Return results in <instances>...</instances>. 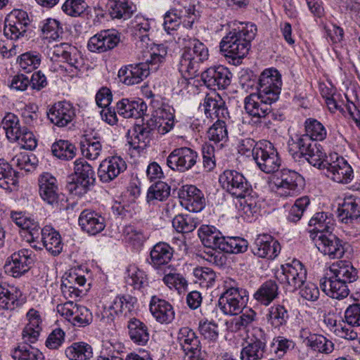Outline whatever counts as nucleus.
Masks as SVG:
<instances>
[{"instance_id": "51", "label": "nucleus", "mask_w": 360, "mask_h": 360, "mask_svg": "<svg viewBox=\"0 0 360 360\" xmlns=\"http://www.w3.org/2000/svg\"><path fill=\"white\" fill-rule=\"evenodd\" d=\"M17 184V172L7 161L0 159V187L12 190V186H15Z\"/></svg>"}, {"instance_id": "27", "label": "nucleus", "mask_w": 360, "mask_h": 360, "mask_svg": "<svg viewBox=\"0 0 360 360\" xmlns=\"http://www.w3.org/2000/svg\"><path fill=\"white\" fill-rule=\"evenodd\" d=\"M149 74L150 67L142 61L120 68L118 77L123 84L131 86L141 83Z\"/></svg>"}, {"instance_id": "42", "label": "nucleus", "mask_w": 360, "mask_h": 360, "mask_svg": "<svg viewBox=\"0 0 360 360\" xmlns=\"http://www.w3.org/2000/svg\"><path fill=\"white\" fill-rule=\"evenodd\" d=\"M290 317L289 311L283 303L273 304L268 309L266 314L268 324L278 330L287 325Z\"/></svg>"}, {"instance_id": "1", "label": "nucleus", "mask_w": 360, "mask_h": 360, "mask_svg": "<svg viewBox=\"0 0 360 360\" xmlns=\"http://www.w3.org/2000/svg\"><path fill=\"white\" fill-rule=\"evenodd\" d=\"M176 40V38L174 37ZM176 42L183 46L178 69L183 75L179 84L184 89L189 85L186 77H193L198 72L200 65L209 58V50L207 46L196 38L186 36L179 37Z\"/></svg>"}, {"instance_id": "5", "label": "nucleus", "mask_w": 360, "mask_h": 360, "mask_svg": "<svg viewBox=\"0 0 360 360\" xmlns=\"http://www.w3.org/2000/svg\"><path fill=\"white\" fill-rule=\"evenodd\" d=\"M1 126L11 142H18L20 148L30 150L37 147L34 135L27 128L20 127L19 118L15 114L6 113L2 120Z\"/></svg>"}, {"instance_id": "61", "label": "nucleus", "mask_w": 360, "mask_h": 360, "mask_svg": "<svg viewBox=\"0 0 360 360\" xmlns=\"http://www.w3.org/2000/svg\"><path fill=\"white\" fill-rule=\"evenodd\" d=\"M169 195L170 186L165 182L158 181L149 188L147 198L148 201L153 200L164 201Z\"/></svg>"}, {"instance_id": "24", "label": "nucleus", "mask_w": 360, "mask_h": 360, "mask_svg": "<svg viewBox=\"0 0 360 360\" xmlns=\"http://www.w3.org/2000/svg\"><path fill=\"white\" fill-rule=\"evenodd\" d=\"M51 123L58 127H66L75 118V108L68 101H60L53 104L47 112Z\"/></svg>"}, {"instance_id": "45", "label": "nucleus", "mask_w": 360, "mask_h": 360, "mask_svg": "<svg viewBox=\"0 0 360 360\" xmlns=\"http://www.w3.org/2000/svg\"><path fill=\"white\" fill-rule=\"evenodd\" d=\"M172 109L168 105H162L155 110L153 115L154 122L157 128V134L164 135L174 127V115Z\"/></svg>"}, {"instance_id": "12", "label": "nucleus", "mask_w": 360, "mask_h": 360, "mask_svg": "<svg viewBox=\"0 0 360 360\" xmlns=\"http://www.w3.org/2000/svg\"><path fill=\"white\" fill-rule=\"evenodd\" d=\"M294 144L298 150L295 154L304 158L312 166L319 169H325V163L328 155H326L320 144L307 137L297 139Z\"/></svg>"}, {"instance_id": "19", "label": "nucleus", "mask_w": 360, "mask_h": 360, "mask_svg": "<svg viewBox=\"0 0 360 360\" xmlns=\"http://www.w3.org/2000/svg\"><path fill=\"white\" fill-rule=\"evenodd\" d=\"M198 158V153L188 147L173 150L167 158V165L172 170L186 172L191 169Z\"/></svg>"}, {"instance_id": "43", "label": "nucleus", "mask_w": 360, "mask_h": 360, "mask_svg": "<svg viewBox=\"0 0 360 360\" xmlns=\"http://www.w3.org/2000/svg\"><path fill=\"white\" fill-rule=\"evenodd\" d=\"M86 283L84 276H80L74 272H70L67 277L63 279L60 285L61 292L66 299L77 298L80 296L81 290L78 287L83 286Z\"/></svg>"}, {"instance_id": "25", "label": "nucleus", "mask_w": 360, "mask_h": 360, "mask_svg": "<svg viewBox=\"0 0 360 360\" xmlns=\"http://www.w3.org/2000/svg\"><path fill=\"white\" fill-rule=\"evenodd\" d=\"M127 169V164L120 156H111L101 162L98 175L103 183H108Z\"/></svg>"}, {"instance_id": "64", "label": "nucleus", "mask_w": 360, "mask_h": 360, "mask_svg": "<svg viewBox=\"0 0 360 360\" xmlns=\"http://www.w3.org/2000/svg\"><path fill=\"white\" fill-rule=\"evenodd\" d=\"M61 30L59 22L55 19L48 18L42 22L41 32L44 38L56 40L61 34Z\"/></svg>"}, {"instance_id": "22", "label": "nucleus", "mask_w": 360, "mask_h": 360, "mask_svg": "<svg viewBox=\"0 0 360 360\" xmlns=\"http://www.w3.org/2000/svg\"><path fill=\"white\" fill-rule=\"evenodd\" d=\"M313 239L318 250L330 258H340L344 255L345 248L342 241L331 232L316 234Z\"/></svg>"}, {"instance_id": "15", "label": "nucleus", "mask_w": 360, "mask_h": 360, "mask_svg": "<svg viewBox=\"0 0 360 360\" xmlns=\"http://www.w3.org/2000/svg\"><path fill=\"white\" fill-rule=\"evenodd\" d=\"M283 85L281 75L275 68H267L259 75L257 92L276 102L279 98Z\"/></svg>"}, {"instance_id": "49", "label": "nucleus", "mask_w": 360, "mask_h": 360, "mask_svg": "<svg viewBox=\"0 0 360 360\" xmlns=\"http://www.w3.org/2000/svg\"><path fill=\"white\" fill-rule=\"evenodd\" d=\"M125 281L134 289L140 290L148 284L146 273L134 264L129 265L126 270Z\"/></svg>"}, {"instance_id": "4", "label": "nucleus", "mask_w": 360, "mask_h": 360, "mask_svg": "<svg viewBox=\"0 0 360 360\" xmlns=\"http://www.w3.org/2000/svg\"><path fill=\"white\" fill-rule=\"evenodd\" d=\"M198 15L195 6L185 0V4L177 2V6L168 11L164 15L163 27L168 34H173L180 24L191 28Z\"/></svg>"}, {"instance_id": "52", "label": "nucleus", "mask_w": 360, "mask_h": 360, "mask_svg": "<svg viewBox=\"0 0 360 360\" xmlns=\"http://www.w3.org/2000/svg\"><path fill=\"white\" fill-rule=\"evenodd\" d=\"M224 120L217 119L207 131L209 140L218 144L219 148L223 147L229 139L227 127Z\"/></svg>"}, {"instance_id": "54", "label": "nucleus", "mask_w": 360, "mask_h": 360, "mask_svg": "<svg viewBox=\"0 0 360 360\" xmlns=\"http://www.w3.org/2000/svg\"><path fill=\"white\" fill-rule=\"evenodd\" d=\"M164 274L162 281L169 289H174L179 292L186 290L188 285L187 281L180 274L175 273L172 266H167Z\"/></svg>"}, {"instance_id": "20", "label": "nucleus", "mask_w": 360, "mask_h": 360, "mask_svg": "<svg viewBox=\"0 0 360 360\" xmlns=\"http://www.w3.org/2000/svg\"><path fill=\"white\" fill-rule=\"evenodd\" d=\"M33 262L32 251L22 249L13 253L5 264V271L14 278H19L27 273Z\"/></svg>"}, {"instance_id": "62", "label": "nucleus", "mask_w": 360, "mask_h": 360, "mask_svg": "<svg viewBox=\"0 0 360 360\" xmlns=\"http://www.w3.org/2000/svg\"><path fill=\"white\" fill-rule=\"evenodd\" d=\"M41 55L36 52H26L20 55L18 63L21 69L27 72L37 69L41 63Z\"/></svg>"}, {"instance_id": "9", "label": "nucleus", "mask_w": 360, "mask_h": 360, "mask_svg": "<svg viewBox=\"0 0 360 360\" xmlns=\"http://www.w3.org/2000/svg\"><path fill=\"white\" fill-rule=\"evenodd\" d=\"M325 165V174L335 182L347 184L354 179L352 166L347 160L336 153L328 155Z\"/></svg>"}, {"instance_id": "3", "label": "nucleus", "mask_w": 360, "mask_h": 360, "mask_svg": "<svg viewBox=\"0 0 360 360\" xmlns=\"http://www.w3.org/2000/svg\"><path fill=\"white\" fill-rule=\"evenodd\" d=\"M224 291L219 296L218 305L225 315L235 316L243 311L248 301V292L238 283L226 277L223 281Z\"/></svg>"}, {"instance_id": "57", "label": "nucleus", "mask_w": 360, "mask_h": 360, "mask_svg": "<svg viewBox=\"0 0 360 360\" xmlns=\"http://www.w3.org/2000/svg\"><path fill=\"white\" fill-rule=\"evenodd\" d=\"M198 221L191 214H179L172 220V226L179 233H190L195 230Z\"/></svg>"}, {"instance_id": "2", "label": "nucleus", "mask_w": 360, "mask_h": 360, "mask_svg": "<svg viewBox=\"0 0 360 360\" xmlns=\"http://www.w3.org/2000/svg\"><path fill=\"white\" fill-rule=\"evenodd\" d=\"M257 27L245 24L238 29H233L224 36L220 42V51L226 58L238 60L243 58L248 53L250 41L255 38Z\"/></svg>"}, {"instance_id": "58", "label": "nucleus", "mask_w": 360, "mask_h": 360, "mask_svg": "<svg viewBox=\"0 0 360 360\" xmlns=\"http://www.w3.org/2000/svg\"><path fill=\"white\" fill-rule=\"evenodd\" d=\"M67 53L61 61L67 63L69 66V72L72 75H77L83 68V58L75 46H73L71 51H68Z\"/></svg>"}, {"instance_id": "40", "label": "nucleus", "mask_w": 360, "mask_h": 360, "mask_svg": "<svg viewBox=\"0 0 360 360\" xmlns=\"http://www.w3.org/2000/svg\"><path fill=\"white\" fill-rule=\"evenodd\" d=\"M28 323L22 330V336L25 342H35L41 330V318L36 309L32 308L27 313Z\"/></svg>"}, {"instance_id": "16", "label": "nucleus", "mask_w": 360, "mask_h": 360, "mask_svg": "<svg viewBox=\"0 0 360 360\" xmlns=\"http://www.w3.org/2000/svg\"><path fill=\"white\" fill-rule=\"evenodd\" d=\"M303 182L304 179L297 172L283 169L276 175V193L281 197L293 196L297 193L298 186H302Z\"/></svg>"}, {"instance_id": "39", "label": "nucleus", "mask_w": 360, "mask_h": 360, "mask_svg": "<svg viewBox=\"0 0 360 360\" xmlns=\"http://www.w3.org/2000/svg\"><path fill=\"white\" fill-rule=\"evenodd\" d=\"M183 202L189 212H200L205 205L202 192L196 186L190 185L182 191Z\"/></svg>"}, {"instance_id": "32", "label": "nucleus", "mask_w": 360, "mask_h": 360, "mask_svg": "<svg viewBox=\"0 0 360 360\" xmlns=\"http://www.w3.org/2000/svg\"><path fill=\"white\" fill-rule=\"evenodd\" d=\"M332 278H337L345 283H349L358 278V271L349 261L340 260L333 263L326 272Z\"/></svg>"}, {"instance_id": "30", "label": "nucleus", "mask_w": 360, "mask_h": 360, "mask_svg": "<svg viewBox=\"0 0 360 360\" xmlns=\"http://www.w3.org/2000/svg\"><path fill=\"white\" fill-rule=\"evenodd\" d=\"M78 221L82 229L90 235H96L105 227L104 217L91 210H83L79 214Z\"/></svg>"}, {"instance_id": "59", "label": "nucleus", "mask_w": 360, "mask_h": 360, "mask_svg": "<svg viewBox=\"0 0 360 360\" xmlns=\"http://www.w3.org/2000/svg\"><path fill=\"white\" fill-rule=\"evenodd\" d=\"M123 234L126 242L136 248L141 247L146 240V236L142 230L132 225L126 226L123 230Z\"/></svg>"}, {"instance_id": "63", "label": "nucleus", "mask_w": 360, "mask_h": 360, "mask_svg": "<svg viewBox=\"0 0 360 360\" xmlns=\"http://www.w3.org/2000/svg\"><path fill=\"white\" fill-rule=\"evenodd\" d=\"M193 276L196 278L195 282L204 288H210L214 285L216 274L214 271L208 267H197L193 270Z\"/></svg>"}, {"instance_id": "47", "label": "nucleus", "mask_w": 360, "mask_h": 360, "mask_svg": "<svg viewBox=\"0 0 360 360\" xmlns=\"http://www.w3.org/2000/svg\"><path fill=\"white\" fill-rule=\"evenodd\" d=\"M177 340L186 354L188 352H197L196 350L200 349L198 338L195 332L188 327L180 328Z\"/></svg>"}, {"instance_id": "34", "label": "nucleus", "mask_w": 360, "mask_h": 360, "mask_svg": "<svg viewBox=\"0 0 360 360\" xmlns=\"http://www.w3.org/2000/svg\"><path fill=\"white\" fill-rule=\"evenodd\" d=\"M141 49V58L150 67V70H156L165 61L167 55V48L163 44H152L150 47L148 45H145L144 49Z\"/></svg>"}, {"instance_id": "10", "label": "nucleus", "mask_w": 360, "mask_h": 360, "mask_svg": "<svg viewBox=\"0 0 360 360\" xmlns=\"http://www.w3.org/2000/svg\"><path fill=\"white\" fill-rule=\"evenodd\" d=\"M219 181L224 190L237 198H245L252 191L251 184L236 170H225L220 174Z\"/></svg>"}, {"instance_id": "29", "label": "nucleus", "mask_w": 360, "mask_h": 360, "mask_svg": "<svg viewBox=\"0 0 360 360\" xmlns=\"http://www.w3.org/2000/svg\"><path fill=\"white\" fill-rule=\"evenodd\" d=\"M74 171L77 176L75 189L81 188L79 193H85L95 181L92 167L85 160L79 158L74 162Z\"/></svg>"}, {"instance_id": "14", "label": "nucleus", "mask_w": 360, "mask_h": 360, "mask_svg": "<svg viewBox=\"0 0 360 360\" xmlns=\"http://www.w3.org/2000/svg\"><path fill=\"white\" fill-rule=\"evenodd\" d=\"M259 148L254 153V160L262 172L270 174L277 172L281 160L274 144L268 141L259 143Z\"/></svg>"}, {"instance_id": "28", "label": "nucleus", "mask_w": 360, "mask_h": 360, "mask_svg": "<svg viewBox=\"0 0 360 360\" xmlns=\"http://www.w3.org/2000/svg\"><path fill=\"white\" fill-rule=\"evenodd\" d=\"M274 101L264 96L259 92L250 94L244 99V108L248 114L254 117H264L269 112L270 105Z\"/></svg>"}, {"instance_id": "56", "label": "nucleus", "mask_w": 360, "mask_h": 360, "mask_svg": "<svg viewBox=\"0 0 360 360\" xmlns=\"http://www.w3.org/2000/svg\"><path fill=\"white\" fill-rule=\"evenodd\" d=\"M53 155L63 160H72L76 155L75 146L68 141L59 140L51 146Z\"/></svg>"}, {"instance_id": "26", "label": "nucleus", "mask_w": 360, "mask_h": 360, "mask_svg": "<svg viewBox=\"0 0 360 360\" xmlns=\"http://www.w3.org/2000/svg\"><path fill=\"white\" fill-rule=\"evenodd\" d=\"M252 250L259 257L274 259L279 254L281 245L271 236L262 234L255 238Z\"/></svg>"}, {"instance_id": "36", "label": "nucleus", "mask_w": 360, "mask_h": 360, "mask_svg": "<svg viewBox=\"0 0 360 360\" xmlns=\"http://www.w3.org/2000/svg\"><path fill=\"white\" fill-rule=\"evenodd\" d=\"M320 286L328 296L337 300L347 297L349 292L346 283L337 278H332L326 274L320 280Z\"/></svg>"}, {"instance_id": "7", "label": "nucleus", "mask_w": 360, "mask_h": 360, "mask_svg": "<svg viewBox=\"0 0 360 360\" xmlns=\"http://www.w3.org/2000/svg\"><path fill=\"white\" fill-rule=\"evenodd\" d=\"M198 236L202 244L212 249L207 253L206 259L217 266L222 265L225 257L221 252L216 251L217 249L221 251L225 240L222 233L213 226L202 225L198 229Z\"/></svg>"}, {"instance_id": "11", "label": "nucleus", "mask_w": 360, "mask_h": 360, "mask_svg": "<svg viewBox=\"0 0 360 360\" xmlns=\"http://www.w3.org/2000/svg\"><path fill=\"white\" fill-rule=\"evenodd\" d=\"M266 334L261 328H254L240 351L241 360H262L266 350Z\"/></svg>"}, {"instance_id": "37", "label": "nucleus", "mask_w": 360, "mask_h": 360, "mask_svg": "<svg viewBox=\"0 0 360 360\" xmlns=\"http://www.w3.org/2000/svg\"><path fill=\"white\" fill-rule=\"evenodd\" d=\"M117 112L124 118H138L144 115L147 110L146 104L139 100L122 98L116 105Z\"/></svg>"}, {"instance_id": "17", "label": "nucleus", "mask_w": 360, "mask_h": 360, "mask_svg": "<svg viewBox=\"0 0 360 360\" xmlns=\"http://www.w3.org/2000/svg\"><path fill=\"white\" fill-rule=\"evenodd\" d=\"M39 193L42 200L52 208L58 210L63 201V195L59 193L56 179L50 173L41 174L38 179Z\"/></svg>"}, {"instance_id": "35", "label": "nucleus", "mask_w": 360, "mask_h": 360, "mask_svg": "<svg viewBox=\"0 0 360 360\" xmlns=\"http://www.w3.org/2000/svg\"><path fill=\"white\" fill-rule=\"evenodd\" d=\"M173 249L169 244L165 242L156 243L150 252L149 264L155 269H160L165 266L167 269L173 257Z\"/></svg>"}, {"instance_id": "53", "label": "nucleus", "mask_w": 360, "mask_h": 360, "mask_svg": "<svg viewBox=\"0 0 360 360\" xmlns=\"http://www.w3.org/2000/svg\"><path fill=\"white\" fill-rule=\"evenodd\" d=\"M65 353L70 360H89L93 356L92 347L83 342L72 343Z\"/></svg>"}, {"instance_id": "33", "label": "nucleus", "mask_w": 360, "mask_h": 360, "mask_svg": "<svg viewBox=\"0 0 360 360\" xmlns=\"http://www.w3.org/2000/svg\"><path fill=\"white\" fill-rule=\"evenodd\" d=\"M202 106L207 117L213 119H226L229 117L225 102L222 98L216 92H212L206 95L204 98Z\"/></svg>"}, {"instance_id": "48", "label": "nucleus", "mask_w": 360, "mask_h": 360, "mask_svg": "<svg viewBox=\"0 0 360 360\" xmlns=\"http://www.w3.org/2000/svg\"><path fill=\"white\" fill-rule=\"evenodd\" d=\"M309 226L313 227L311 231L316 232V234L328 233L332 232L333 219L331 214L326 212H317L309 220Z\"/></svg>"}, {"instance_id": "31", "label": "nucleus", "mask_w": 360, "mask_h": 360, "mask_svg": "<svg viewBox=\"0 0 360 360\" xmlns=\"http://www.w3.org/2000/svg\"><path fill=\"white\" fill-rule=\"evenodd\" d=\"M149 309L155 319L160 323L168 324L174 319L175 313L172 304L157 296L151 297Z\"/></svg>"}, {"instance_id": "46", "label": "nucleus", "mask_w": 360, "mask_h": 360, "mask_svg": "<svg viewBox=\"0 0 360 360\" xmlns=\"http://www.w3.org/2000/svg\"><path fill=\"white\" fill-rule=\"evenodd\" d=\"M108 6L112 19H129L135 11V6L129 0H108Z\"/></svg>"}, {"instance_id": "38", "label": "nucleus", "mask_w": 360, "mask_h": 360, "mask_svg": "<svg viewBox=\"0 0 360 360\" xmlns=\"http://www.w3.org/2000/svg\"><path fill=\"white\" fill-rule=\"evenodd\" d=\"M128 335L131 341L139 346H145L150 340L149 328L141 320L132 318L127 323Z\"/></svg>"}, {"instance_id": "41", "label": "nucleus", "mask_w": 360, "mask_h": 360, "mask_svg": "<svg viewBox=\"0 0 360 360\" xmlns=\"http://www.w3.org/2000/svg\"><path fill=\"white\" fill-rule=\"evenodd\" d=\"M360 217V198L349 195L344 198L338 208V218L343 223L348 224Z\"/></svg>"}, {"instance_id": "13", "label": "nucleus", "mask_w": 360, "mask_h": 360, "mask_svg": "<svg viewBox=\"0 0 360 360\" xmlns=\"http://www.w3.org/2000/svg\"><path fill=\"white\" fill-rule=\"evenodd\" d=\"M30 20L25 11L13 10L5 19L4 35L11 40H18L27 37Z\"/></svg>"}, {"instance_id": "18", "label": "nucleus", "mask_w": 360, "mask_h": 360, "mask_svg": "<svg viewBox=\"0 0 360 360\" xmlns=\"http://www.w3.org/2000/svg\"><path fill=\"white\" fill-rule=\"evenodd\" d=\"M136 303L137 299L130 295H117L108 307L103 308L102 319L111 322L116 316H127L134 310Z\"/></svg>"}, {"instance_id": "6", "label": "nucleus", "mask_w": 360, "mask_h": 360, "mask_svg": "<svg viewBox=\"0 0 360 360\" xmlns=\"http://www.w3.org/2000/svg\"><path fill=\"white\" fill-rule=\"evenodd\" d=\"M307 274L304 266L299 260L294 259L281 265L276 273V278L285 290L294 292L304 284Z\"/></svg>"}, {"instance_id": "23", "label": "nucleus", "mask_w": 360, "mask_h": 360, "mask_svg": "<svg viewBox=\"0 0 360 360\" xmlns=\"http://www.w3.org/2000/svg\"><path fill=\"white\" fill-rule=\"evenodd\" d=\"M120 41V34L115 30H102L91 37L88 49L91 52L103 53L115 48Z\"/></svg>"}, {"instance_id": "8", "label": "nucleus", "mask_w": 360, "mask_h": 360, "mask_svg": "<svg viewBox=\"0 0 360 360\" xmlns=\"http://www.w3.org/2000/svg\"><path fill=\"white\" fill-rule=\"evenodd\" d=\"M31 242L34 243L32 247L36 250L43 248L53 256L58 255L63 250V243L58 231L50 226L33 230Z\"/></svg>"}, {"instance_id": "21", "label": "nucleus", "mask_w": 360, "mask_h": 360, "mask_svg": "<svg viewBox=\"0 0 360 360\" xmlns=\"http://www.w3.org/2000/svg\"><path fill=\"white\" fill-rule=\"evenodd\" d=\"M231 78V72L223 65L210 67L201 75V79L204 84L214 91L225 89L230 85Z\"/></svg>"}, {"instance_id": "60", "label": "nucleus", "mask_w": 360, "mask_h": 360, "mask_svg": "<svg viewBox=\"0 0 360 360\" xmlns=\"http://www.w3.org/2000/svg\"><path fill=\"white\" fill-rule=\"evenodd\" d=\"M248 243L240 237H225L221 251L227 253L238 254L247 250Z\"/></svg>"}, {"instance_id": "44", "label": "nucleus", "mask_w": 360, "mask_h": 360, "mask_svg": "<svg viewBox=\"0 0 360 360\" xmlns=\"http://www.w3.org/2000/svg\"><path fill=\"white\" fill-rule=\"evenodd\" d=\"M278 286L276 281L268 280L253 294V298L261 305L267 307L278 297Z\"/></svg>"}, {"instance_id": "50", "label": "nucleus", "mask_w": 360, "mask_h": 360, "mask_svg": "<svg viewBox=\"0 0 360 360\" xmlns=\"http://www.w3.org/2000/svg\"><path fill=\"white\" fill-rule=\"evenodd\" d=\"M305 134L297 139L307 137L314 141H323L326 138L327 131L324 126L318 120L312 118L307 119L304 122Z\"/></svg>"}, {"instance_id": "55", "label": "nucleus", "mask_w": 360, "mask_h": 360, "mask_svg": "<svg viewBox=\"0 0 360 360\" xmlns=\"http://www.w3.org/2000/svg\"><path fill=\"white\" fill-rule=\"evenodd\" d=\"M28 343L26 342L15 347L12 352L13 359L14 360H44L43 354Z\"/></svg>"}]
</instances>
